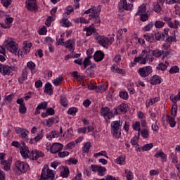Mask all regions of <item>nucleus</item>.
<instances>
[{
	"instance_id": "obj_1",
	"label": "nucleus",
	"mask_w": 180,
	"mask_h": 180,
	"mask_svg": "<svg viewBox=\"0 0 180 180\" xmlns=\"http://www.w3.org/2000/svg\"><path fill=\"white\" fill-rule=\"evenodd\" d=\"M122 124L123 122L122 120L113 121L111 122V133L115 139H120Z\"/></svg>"
},
{
	"instance_id": "obj_2",
	"label": "nucleus",
	"mask_w": 180,
	"mask_h": 180,
	"mask_svg": "<svg viewBox=\"0 0 180 180\" xmlns=\"http://www.w3.org/2000/svg\"><path fill=\"white\" fill-rule=\"evenodd\" d=\"M147 53V51L143 50L142 53L138 57H135L134 61L135 63H139V64H146L147 61H154L153 55L147 53L144 57V55Z\"/></svg>"
},
{
	"instance_id": "obj_3",
	"label": "nucleus",
	"mask_w": 180,
	"mask_h": 180,
	"mask_svg": "<svg viewBox=\"0 0 180 180\" xmlns=\"http://www.w3.org/2000/svg\"><path fill=\"white\" fill-rule=\"evenodd\" d=\"M54 178V172L49 168V165H44L39 180H53Z\"/></svg>"
},
{
	"instance_id": "obj_4",
	"label": "nucleus",
	"mask_w": 180,
	"mask_h": 180,
	"mask_svg": "<svg viewBox=\"0 0 180 180\" xmlns=\"http://www.w3.org/2000/svg\"><path fill=\"white\" fill-rule=\"evenodd\" d=\"M5 46L10 53L19 56V45L13 41L12 39H8L5 41Z\"/></svg>"
},
{
	"instance_id": "obj_5",
	"label": "nucleus",
	"mask_w": 180,
	"mask_h": 180,
	"mask_svg": "<svg viewBox=\"0 0 180 180\" xmlns=\"http://www.w3.org/2000/svg\"><path fill=\"white\" fill-rule=\"evenodd\" d=\"M99 44L105 49H108V46L110 44H112L113 41H115V37H111L110 39L108 37H105V36H98L96 38Z\"/></svg>"
},
{
	"instance_id": "obj_6",
	"label": "nucleus",
	"mask_w": 180,
	"mask_h": 180,
	"mask_svg": "<svg viewBox=\"0 0 180 180\" xmlns=\"http://www.w3.org/2000/svg\"><path fill=\"white\" fill-rule=\"evenodd\" d=\"M113 114L111 116H116V115H122L127 112V105L126 103H121L117 108L112 110Z\"/></svg>"
},
{
	"instance_id": "obj_7",
	"label": "nucleus",
	"mask_w": 180,
	"mask_h": 180,
	"mask_svg": "<svg viewBox=\"0 0 180 180\" xmlns=\"http://www.w3.org/2000/svg\"><path fill=\"white\" fill-rule=\"evenodd\" d=\"M58 46H65L66 49H69L70 51L74 53V46H72V41L71 39L68 40L66 42H64L63 39H59L56 42Z\"/></svg>"
},
{
	"instance_id": "obj_8",
	"label": "nucleus",
	"mask_w": 180,
	"mask_h": 180,
	"mask_svg": "<svg viewBox=\"0 0 180 180\" xmlns=\"http://www.w3.org/2000/svg\"><path fill=\"white\" fill-rule=\"evenodd\" d=\"M15 165L17 169H18V171H20V172H22L23 174L25 172H27V169H29V165L20 160L16 161L15 163Z\"/></svg>"
},
{
	"instance_id": "obj_9",
	"label": "nucleus",
	"mask_w": 180,
	"mask_h": 180,
	"mask_svg": "<svg viewBox=\"0 0 180 180\" xmlns=\"http://www.w3.org/2000/svg\"><path fill=\"white\" fill-rule=\"evenodd\" d=\"M153 72V69L150 66L143 67L139 69V74L142 77V78H146V77H148L150 74Z\"/></svg>"
},
{
	"instance_id": "obj_10",
	"label": "nucleus",
	"mask_w": 180,
	"mask_h": 180,
	"mask_svg": "<svg viewBox=\"0 0 180 180\" xmlns=\"http://www.w3.org/2000/svg\"><path fill=\"white\" fill-rule=\"evenodd\" d=\"M101 116L103 117H108V119H112V117H115V116H112L113 115V110L110 111V109L108 107H103L100 111Z\"/></svg>"
},
{
	"instance_id": "obj_11",
	"label": "nucleus",
	"mask_w": 180,
	"mask_h": 180,
	"mask_svg": "<svg viewBox=\"0 0 180 180\" xmlns=\"http://www.w3.org/2000/svg\"><path fill=\"white\" fill-rule=\"evenodd\" d=\"M119 9H124V11H131L133 4L127 3V0H120L118 4Z\"/></svg>"
},
{
	"instance_id": "obj_12",
	"label": "nucleus",
	"mask_w": 180,
	"mask_h": 180,
	"mask_svg": "<svg viewBox=\"0 0 180 180\" xmlns=\"http://www.w3.org/2000/svg\"><path fill=\"white\" fill-rule=\"evenodd\" d=\"M20 154L23 158H30V151L25 143H22Z\"/></svg>"
},
{
	"instance_id": "obj_13",
	"label": "nucleus",
	"mask_w": 180,
	"mask_h": 180,
	"mask_svg": "<svg viewBox=\"0 0 180 180\" xmlns=\"http://www.w3.org/2000/svg\"><path fill=\"white\" fill-rule=\"evenodd\" d=\"M44 157V153L39 150H32L30 153V160H36Z\"/></svg>"
},
{
	"instance_id": "obj_14",
	"label": "nucleus",
	"mask_w": 180,
	"mask_h": 180,
	"mask_svg": "<svg viewBox=\"0 0 180 180\" xmlns=\"http://www.w3.org/2000/svg\"><path fill=\"white\" fill-rule=\"evenodd\" d=\"M63 144L60 143H55L51 147V153L52 154H57V153H60V150H63Z\"/></svg>"
},
{
	"instance_id": "obj_15",
	"label": "nucleus",
	"mask_w": 180,
	"mask_h": 180,
	"mask_svg": "<svg viewBox=\"0 0 180 180\" xmlns=\"http://www.w3.org/2000/svg\"><path fill=\"white\" fill-rule=\"evenodd\" d=\"M25 4L27 11H30V12L37 11V4H36L34 1L32 0H27Z\"/></svg>"
},
{
	"instance_id": "obj_16",
	"label": "nucleus",
	"mask_w": 180,
	"mask_h": 180,
	"mask_svg": "<svg viewBox=\"0 0 180 180\" xmlns=\"http://www.w3.org/2000/svg\"><path fill=\"white\" fill-rule=\"evenodd\" d=\"M12 68L8 66V65H2L0 63V72L2 75H9Z\"/></svg>"
},
{
	"instance_id": "obj_17",
	"label": "nucleus",
	"mask_w": 180,
	"mask_h": 180,
	"mask_svg": "<svg viewBox=\"0 0 180 180\" xmlns=\"http://www.w3.org/2000/svg\"><path fill=\"white\" fill-rule=\"evenodd\" d=\"M11 164H12V158L8 159V161L6 160H1V165H3V169L4 171H10L11 170Z\"/></svg>"
},
{
	"instance_id": "obj_18",
	"label": "nucleus",
	"mask_w": 180,
	"mask_h": 180,
	"mask_svg": "<svg viewBox=\"0 0 180 180\" xmlns=\"http://www.w3.org/2000/svg\"><path fill=\"white\" fill-rule=\"evenodd\" d=\"M104 58L105 54L103 53V52H102V51H97L94 55V58L95 61L97 62L102 61Z\"/></svg>"
},
{
	"instance_id": "obj_19",
	"label": "nucleus",
	"mask_w": 180,
	"mask_h": 180,
	"mask_svg": "<svg viewBox=\"0 0 180 180\" xmlns=\"http://www.w3.org/2000/svg\"><path fill=\"white\" fill-rule=\"evenodd\" d=\"M26 79H27V69L25 68L22 70V76L18 78V82L19 84H23Z\"/></svg>"
},
{
	"instance_id": "obj_20",
	"label": "nucleus",
	"mask_w": 180,
	"mask_h": 180,
	"mask_svg": "<svg viewBox=\"0 0 180 180\" xmlns=\"http://www.w3.org/2000/svg\"><path fill=\"white\" fill-rule=\"evenodd\" d=\"M84 32H86V36H92L93 33H96V31L95 30V27H94V24H92L89 27H85L84 29Z\"/></svg>"
},
{
	"instance_id": "obj_21",
	"label": "nucleus",
	"mask_w": 180,
	"mask_h": 180,
	"mask_svg": "<svg viewBox=\"0 0 180 180\" xmlns=\"http://www.w3.org/2000/svg\"><path fill=\"white\" fill-rule=\"evenodd\" d=\"M161 77L158 75H154L151 79H150V84L151 85H157L158 84H161Z\"/></svg>"
},
{
	"instance_id": "obj_22",
	"label": "nucleus",
	"mask_w": 180,
	"mask_h": 180,
	"mask_svg": "<svg viewBox=\"0 0 180 180\" xmlns=\"http://www.w3.org/2000/svg\"><path fill=\"white\" fill-rule=\"evenodd\" d=\"M45 94H48V95H52L53 94V86L50 82H47L45 84V89H44Z\"/></svg>"
},
{
	"instance_id": "obj_23",
	"label": "nucleus",
	"mask_w": 180,
	"mask_h": 180,
	"mask_svg": "<svg viewBox=\"0 0 180 180\" xmlns=\"http://www.w3.org/2000/svg\"><path fill=\"white\" fill-rule=\"evenodd\" d=\"M146 11H147L146 4H142L138 8V12L136 13V16H140L143 15V13H146Z\"/></svg>"
},
{
	"instance_id": "obj_24",
	"label": "nucleus",
	"mask_w": 180,
	"mask_h": 180,
	"mask_svg": "<svg viewBox=\"0 0 180 180\" xmlns=\"http://www.w3.org/2000/svg\"><path fill=\"white\" fill-rule=\"evenodd\" d=\"M89 20H92L94 22V23H101V17H99V14H94V15H89Z\"/></svg>"
},
{
	"instance_id": "obj_25",
	"label": "nucleus",
	"mask_w": 180,
	"mask_h": 180,
	"mask_svg": "<svg viewBox=\"0 0 180 180\" xmlns=\"http://www.w3.org/2000/svg\"><path fill=\"white\" fill-rule=\"evenodd\" d=\"M89 13H91L90 15H98V13L96 11V7H95L94 6H91V7L86 10L84 12V15H89Z\"/></svg>"
},
{
	"instance_id": "obj_26",
	"label": "nucleus",
	"mask_w": 180,
	"mask_h": 180,
	"mask_svg": "<svg viewBox=\"0 0 180 180\" xmlns=\"http://www.w3.org/2000/svg\"><path fill=\"white\" fill-rule=\"evenodd\" d=\"M60 105L62 106H64V108H66V106H68V100H67V97H65V95L62 94L60 96Z\"/></svg>"
},
{
	"instance_id": "obj_27",
	"label": "nucleus",
	"mask_w": 180,
	"mask_h": 180,
	"mask_svg": "<svg viewBox=\"0 0 180 180\" xmlns=\"http://www.w3.org/2000/svg\"><path fill=\"white\" fill-rule=\"evenodd\" d=\"M167 122H169L170 124V127H175V125L176 124V122H175V117H171L169 115H167Z\"/></svg>"
},
{
	"instance_id": "obj_28",
	"label": "nucleus",
	"mask_w": 180,
	"mask_h": 180,
	"mask_svg": "<svg viewBox=\"0 0 180 180\" xmlns=\"http://www.w3.org/2000/svg\"><path fill=\"white\" fill-rule=\"evenodd\" d=\"M168 65H169V63H168L167 61H165V63H161L158 65L157 70H160L161 71H165Z\"/></svg>"
},
{
	"instance_id": "obj_29",
	"label": "nucleus",
	"mask_w": 180,
	"mask_h": 180,
	"mask_svg": "<svg viewBox=\"0 0 180 180\" xmlns=\"http://www.w3.org/2000/svg\"><path fill=\"white\" fill-rule=\"evenodd\" d=\"M32 47V43L27 41H24L23 50L25 53H29L30 51V49Z\"/></svg>"
},
{
	"instance_id": "obj_30",
	"label": "nucleus",
	"mask_w": 180,
	"mask_h": 180,
	"mask_svg": "<svg viewBox=\"0 0 180 180\" xmlns=\"http://www.w3.org/2000/svg\"><path fill=\"white\" fill-rule=\"evenodd\" d=\"M143 37L145 40L149 43H153V41H154V35L153 34H143Z\"/></svg>"
},
{
	"instance_id": "obj_31",
	"label": "nucleus",
	"mask_w": 180,
	"mask_h": 180,
	"mask_svg": "<svg viewBox=\"0 0 180 180\" xmlns=\"http://www.w3.org/2000/svg\"><path fill=\"white\" fill-rule=\"evenodd\" d=\"M91 58H92V56H88L84 60V68H86L88 65H91Z\"/></svg>"
},
{
	"instance_id": "obj_32",
	"label": "nucleus",
	"mask_w": 180,
	"mask_h": 180,
	"mask_svg": "<svg viewBox=\"0 0 180 180\" xmlns=\"http://www.w3.org/2000/svg\"><path fill=\"white\" fill-rule=\"evenodd\" d=\"M91 149V143L87 142L84 144V146L82 148V152L84 153H89V150Z\"/></svg>"
},
{
	"instance_id": "obj_33",
	"label": "nucleus",
	"mask_w": 180,
	"mask_h": 180,
	"mask_svg": "<svg viewBox=\"0 0 180 180\" xmlns=\"http://www.w3.org/2000/svg\"><path fill=\"white\" fill-rule=\"evenodd\" d=\"M124 160H126V157L124 155H121L118 158L115 160V164H119L120 165H122L123 162H124Z\"/></svg>"
},
{
	"instance_id": "obj_34",
	"label": "nucleus",
	"mask_w": 180,
	"mask_h": 180,
	"mask_svg": "<svg viewBox=\"0 0 180 180\" xmlns=\"http://www.w3.org/2000/svg\"><path fill=\"white\" fill-rule=\"evenodd\" d=\"M161 6H162V4L157 1V3L155 4L153 11H155V12H156L157 13H160V12H161L162 11Z\"/></svg>"
},
{
	"instance_id": "obj_35",
	"label": "nucleus",
	"mask_w": 180,
	"mask_h": 180,
	"mask_svg": "<svg viewBox=\"0 0 180 180\" xmlns=\"http://www.w3.org/2000/svg\"><path fill=\"white\" fill-rule=\"evenodd\" d=\"M77 112H78V108L75 107H72L68 109V114L71 115L72 116H75Z\"/></svg>"
},
{
	"instance_id": "obj_36",
	"label": "nucleus",
	"mask_w": 180,
	"mask_h": 180,
	"mask_svg": "<svg viewBox=\"0 0 180 180\" xmlns=\"http://www.w3.org/2000/svg\"><path fill=\"white\" fill-rule=\"evenodd\" d=\"M109 85L108 84H101L97 86V89H99L100 92H105V91H108V87Z\"/></svg>"
},
{
	"instance_id": "obj_37",
	"label": "nucleus",
	"mask_w": 180,
	"mask_h": 180,
	"mask_svg": "<svg viewBox=\"0 0 180 180\" xmlns=\"http://www.w3.org/2000/svg\"><path fill=\"white\" fill-rule=\"evenodd\" d=\"M125 174H127V180L133 179L134 176H133V172L127 169L124 170Z\"/></svg>"
},
{
	"instance_id": "obj_38",
	"label": "nucleus",
	"mask_w": 180,
	"mask_h": 180,
	"mask_svg": "<svg viewBox=\"0 0 180 180\" xmlns=\"http://www.w3.org/2000/svg\"><path fill=\"white\" fill-rule=\"evenodd\" d=\"M141 134L143 139H148V136H150V133L148 132V129H143L141 131Z\"/></svg>"
},
{
	"instance_id": "obj_39",
	"label": "nucleus",
	"mask_w": 180,
	"mask_h": 180,
	"mask_svg": "<svg viewBox=\"0 0 180 180\" xmlns=\"http://www.w3.org/2000/svg\"><path fill=\"white\" fill-rule=\"evenodd\" d=\"M1 3L3 4L4 8H9L12 4V0H1Z\"/></svg>"
},
{
	"instance_id": "obj_40",
	"label": "nucleus",
	"mask_w": 180,
	"mask_h": 180,
	"mask_svg": "<svg viewBox=\"0 0 180 180\" xmlns=\"http://www.w3.org/2000/svg\"><path fill=\"white\" fill-rule=\"evenodd\" d=\"M62 26H64V27H70V26H72V23L70 22L68 19L64 18L63 20Z\"/></svg>"
},
{
	"instance_id": "obj_41",
	"label": "nucleus",
	"mask_w": 180,
	"mask_h": 180,
	"mask_svg": "<svg viewBox=\"0 0 180 180\" xmlns=\"http://www.w3.org/2000/svg\"><path fill=\"white\" fill-rule=\"evenodd\" d=\"M86 74L87 77H91V78H94V70H92L91 66L89 68L86 69Z\"/></svg>"
},
{
	"instance_id": "obj_42",
	"label": "nucleus",
	"mask_w": 180,
	"mask_h": 180,
	"mask_svg": "<svg viewBox=\"0 0 180 180\" xmlns=\"http://www.w3.org/2000/svg\"><path fill=\"white\" fill-rule=\"evenodd\" d=\"M106 172V168L105 167L102 166H98V174L100 175V176H103L104 174Z\"/></svg>"
},
{
	"instance_id": "obj_43",
	"label": "nucleus",
	"mask_w": 180,
	"mask_h": 180,
	"mask_svg": "<svg viewBox=\"0 0 180 180\" xmlns=\"http://www.w3.org/2000/svg\"><path fill=\"white\" fill-rule=\"evenodd\" d=\"M132 127L134 130H136V131H139L138 136H140V122H136L134 124H133Z\"/></svg>"
},
{
	"instance_id": "obj_44",
	"label": "nucleus",
	"mask_w": 180,
	"mask_h": 180,
	"mask_svg": "<svg viewBox=\"0 0 180 180\" xmlns=\"http://www.w3.org/2000/svg\"><path fill=\"white\" fill-rule=\"evenodd\" d=\"M169 72V74H176V72H179V68L176 65L173 66L170 68Z\"/></svg>"
},
{
	"instance_id": "obj_45",
	"label": "nucleus",
	"mask_w": 180,
	"mask_h": 180,
	"mask_svg": "<svg viewBox=\"0 0 180 180\" xmlns=\"http://www.w3.org/2000/svg\"><path fill=\"white\" fill-rule=\"evenodd\" d=\"M154 147L153 143H148L142 147V151H148V150H151Z\"/></svg>"
},
{
	"instance_id": "obj_46",
	"label": "nucleus",
	"mask_w": 180,
	"mask_h": 180,
	"mask_svg": "<svg viewBox=\"0 0 180 180\" xmlns=\"http://www.w3.org/2000/svg\"><path fill=\"white\" fill-rule=\"evenodd\" d=\"M162 53H164L162 51H160L159 49H155L153 51V56L154 57H161L162 56Z\"/></svg>"
},
{
	"instance_id": "obj_47",
	"label": "nucleus",
	"mask_w": 180,
	"mask_h": 180,
	"mask_svg": "<svg viewBox=\"0 0 180 180\" xmlns=\"http://www.w3.org/2000/svg\"><path fill=\"white\" fill-rule=\"evenodd\" d=\"M165 25V22L162 21L158 20L155 22V26L157 29H161V27H164Z\"/></svg>"
},
{
	"instance_id": "obj_48",
	"label": "nucleus",
	"mask_w": 180,
	"mask_h": 180,
	"mask_svg": "<svg viewBox=\"0 0 180 180\" xmlns=\"http://www.w3.org/2000/svg\"><path fill=\"white\" fill-rule=\"evenodd\" d=\"M62 82H63V77H58V78L53 79V84L56 86H58V85H60V84H61Z\"/></svg>"
},
{
	"instance_id": "obj_49",
	"label": "nucleus",
	"mask_w": 180,
	"mask_h": 180,
	"mask_svg": "<svg viewBox=\"0 0 180 180\" xmlns=\"http://www.w3.org/2000/svg\"><path fill=\"white\" fill-rule=\"evenodd\" d=\"M169 30V29H165L164 30V32L165 33L164 34H161V39L160 40H163V41H165V37L166 39L168 37V31Z\"/></svg>"
},
{
	"instance_id": "obj_50",
	"label": "nucleus",
	"mask_w": 180,
	"mask_h": 180,
	"mask_svg": "<svg viewBox=\"0 0 180 180\" xmlns=\"http://www.w3.org/2000/svg\"><path fill=\"white\" fill-rule=\"evenodd\" d=\"M27 68L31 70V71H33V70H34V68H36V64L32 61H30L27 63Z\"/></svg>"
},
{
	"instance_id": "obj_51",
	"label": "nucleus",
	"mask_w": 180,
	"mask_h": 180,
	"mask_svg": "<svg viewBox=\"0 0 180 180\" xmlns=\"http://www.w3.org/2000/svg\"><path fill=\"white\" fill-rule=\"evenodd\" d=\"M58 155L60 158H64L65 157H68V155H70V153L68 151L59 152Z\"/></svg>"
},
{
	"instance_id": "obj_52",
	"label": "nucleus",
	"mask_w": 180,
	"mask_h": 180,
	"mask_svg": "<svg viewBox=\"0 0 180 180\" xmlns=\"http://www.w3.org/2000/svg\"><path fill=\"white\" fill-rule=\"evenodd\" d=\"M120 97L122 99H129V94L127 91L120 92Z\"/></svg>"
},
{
	"instance_id": "obj_53",
	"label": "nucleus",
	"mask_w": 180,
	"mask_h": 180,
	"mask_svg": "<svg viewBox=\"0 0 180 180\" xmlns=\"http://www.w3.org/2000/svg\"><path fill=\"white\" fill-rule=\"evenodd\" d=\"M178 110V107L176 105H174L172 106V116H174L175 117L176 116V112Z\"/></svg>"
},
{
	"instance_id": "obj_54",
	"label": "nucleus",
	"mask_w": 180,
	"mask_h": 180,
	"mask_svg": "<svg viewBox=\"0 0 180 180\" xmlns=\"http://www.w3.org/2000/svg\"><path fill=\"white\" fill-rule=\"evenodd\" d=\"M68 175H70V169L68 167H66L64 169L63 172H62L61 176L63 178H67L68 177Z\"/></svg>"
},
{
	"instance_id": "obj_55",
	"label": "nucleus",
	"mask_w": 180,
	"mask_h": 180,
	"mask_svg": "<svg viewBox=\"0 0 180 180\" xmlns=\"http://www.w3.org/2000/svg\"><path fill=\"white\" fill-rule=\"evenodd\" d=\"M27 111V108H26V105H20L19 107V112L20 113H21L22 115H25V113H26Z\"/></svg>"
},
{
	"instance_id": "obj_56",
	"label": "nucleus",
	"mask_w": 180,
	"mask_h": 180,
	"mask_svg": "<svg viewBox=\"0 0 180 180\" xmlns=\"http://www.w3.org/2000/svg\"><path fill=\"white\" fill-rule=\"evenodd\" d=\"M139 137L134 136L132 139H131V144L132 146H139Z\"/></svg>"
},
{
	"instance_id": "obj_57",
	"label": "nucleus",
	"mask_w": 180,
	"mask_h": 180,
	"mask_svg": "<svg viewBox=\"0 0 180 180\" xmlns=\"http://www.w3.org/2000/svg\"><path fill=\"white\" fill-rule=\"evenodd\" d=\"M154 157H155V158H165V154H164V152L162 151H160V152H158L155 155Z\"/></svg>"
},
{
	"instance_id": "obj_58",
	"label": "nucleus",
	"mask_w": 180,
	"mask_h": 180,
	"mask_svg": "<svg viewBox=\"0 0 180 180\" xmlns=\"http://www.w3.org/2000/svg\"><path fill=\"white\" fill-rule=\"evenodd\" d=\"M164 20H165V22H166V23L168 24L169 27H171V26H172V22L171 21V20H172V18H171L169 17H165Z\"/></svg>"
},
{
	"instance_id": "obj_59",
	"label": "nucleus",
	"mask_w": 180,
	"mask_h": 180,
	"mask_svg": "<svg viewBox=\"0 0 180 180\" xmlns=\"http://www.w3.org/2000/svg\"><path fill=\"white\" fill-rule=\"evenodd\" d=\"M53 123H54V118H49L46 120V126H48V127H51Z\"/></svg>"
},
{
	"instance_id": "obj_60",
	"label": "nucleus",
	"mask_w": 180,
	"mask_h": 180,
	"mask_svg": "<svg viewBox=\"0 0 180 180\" xmlns=\"http://www.w3.org/2000/svg\"><path fill=\"white\" fill-rule=\"evenodd\" d=\"M38 109H46L47 108V102H41L37 106Z\"/></svg>"
},
{
	"instance_id": "obj_61",
	"label": "nucleus",
	"mask_w": 180,
	"mask_h": 180,
	"mask_svg": "<svg viewBox=\"0 0 180 180\" xmlns=\"http://www.w3.org/2000/svg\"><path fill=\"white\" fill-rule=\"evenodd\" d=\"M179 26H180L179 21L174 20V22H172V25H170L172 29H178Z\"/></svg>"
},
{
	"instance_id": "obj_62",
	"label": "nucleus",
	"mask_w": 180,
	"mask_h": 180,
	"mask_svg": "<svg viewBox=\"0 0 180 180\" xmlns=\"http://www.w3.org/2000/svg\"><path fill=\"white\" fill-rule=\"evenodd\" d=\"M13 96H14L13 94H11L6 97L5 99L7 103H11V102H12V100L13 99Z\"/></svg>"
},
{
	"instance_id": "obj_63",
	"label": "nucleus",
	"mask_w": 180,
	"mask_h": 180,
	"mask_svg": "<svg viewBox=\"0 0 180 180\" xmlns=\"http://www.w3.org/2000/svg\"><path fill=\"white\" fill-rule=\"evenodd\" d=\"M178 101H180V91L174 97V98H172V102H173V103H176Z\"/></svg>"
},
{
	"instance_id": "obj_64",
	"label": "nucleus",
	"mask_w": 180,
	"mask_h": 180,
	"mask_svg": "<svg viewBox=\"0 0 180 180\" xmlns=\"http://www.w3.org/2000/svg\"><path fill=\"white\" fill-rule=\"evenodd\" d=\"M148 19V15H147V14H141V22H147Z\"/></svg>"
}]
</instances>
